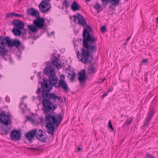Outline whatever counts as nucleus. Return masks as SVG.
Instances as JSON below:
<instances>
[{
	"label": "nucleus",
	"mask_w": 158,
	"mask_h": 158,
	"mask_svg": "<svg viewBox=\"0 0 158 158\" xmlns=\"http://www.w3.org/2000/svg\"><path fill=\"white\" fill-rule=\"evenodd\" d=\"M51 60V63L48 62L44 70V73L48 76V81H49L50 85L54 86L56 88L60 87L65 92H69V88L65 80L62 79L60 80L58 85H57V78L55 76V71L52 67V65H55L59 69L62 68V65L59 63L58 59L56 56H53Z\"/></svg>",
	"instance_id": "nucleus-1"
},
{
	"label": "nucleus",
	"mask_w": 158,
	"mask_h": 158,
	"mask_svg": "<svg viewBox=\"0 0 158 158\" xmlns=\"http://www.w3.org/2000/svg\"><path fill=\"white\" fill-rule=\"evenodd\" d=\"M41 85L42 89V96L43 99L42 101L43 107L57 108V106H55L51 101L54 102H59L60 99L55 94L49 93L52 87L49 86V84H48V80L45 78H43V82ZM41 93V88H39L36 91V94L40 95Z\"/></svg>",
	"instance_id": "nucleus-2"
},
{
	"label": "nucleus",
	"mask_w": 158,
	"mask_h": 158,
	"mask_svg": "<svg viewBox=\"0 0 158 158\" xmlns=\"http://www.w3.org/2000/svg\"><path fill=\"white\" fill-rule=\"evenodd\" d=\"M56 108L43 107V110L45 115L46 122H48L46 124V128L49 130L48 133L52 135L50 138V140L53 139V135L55 129V126H58L62 121V118L60 114H57L54 112Z\"/></svg>",
	"instance_id": "nucleus-3"
},
{
	"label": "nucleus",
	"mask_w": 158,
	"mask_h": 158,
	"mask_svg": "<svg viewBox=\"0 0 158 158\" xmlns=\"http://www.w3.org/2000/svg\"><path fill=\"white\" fill-rule=\"evenodd\" d=\"M93 40L86 38L83 40L82 45L84 48H81V53L79 51L77 52V56L79 59L82 63L86 64L91 63L93 59L92 54L93 51L96 50L97 47L93 45L95 42Z\"/></svg>",
	"instance_id": "nucleus-4"
},
{
	"label": "nucleus",
	"mask_w": 158,
	"mask_h": 158,
	"mask_svg": "<svg viewBox=\"0 0 158 158\" xmlns=\"http://www.w3.org/2000/svg\"><path fill=\"white\" fill-rule=\"evenodd\" d=\"M45 22L44 19L40 18V16H37L36 19L33 21V25L28 26V29L32 32L36 33L38 29H43L44 27Z\"/></svg>",
	"instance_id": "nucleus-5"
},
{
	"label": "nucleus",
	"mask_w": 158,
	"mask_h": 158,
	"mask_svg": "<svg viewBox=\"0 0 158 158\" xmlns=\"http://www.w3.org/2000/svg\"><path fill=\"white\" fill-rule=\"evenodd\" d=\"M12 23L15 27L12 29V33L15 36H20L22 34L21 30L23 29L25 26L24 23L19 19H14Z\"/></svg>",
	"instance_id": "nucleus-6"
},
{
	"label": "nucleus",
	"mask_w": 158,
	"mask_h": 158,
	"mask_svg": "<svg viewBox=\"0 0 158 158\" xmlns=\"http://www.w3.org/2000/svg\"><path fill=\"white\" fill-rule=\"evenodd\" d=\"M7 45L5 40V37L2 36L0 37V55L1 57L6 61L7 59L5 57L8 56V50L5 48Z\"/></svg>",
	"instance_id": "nucleus-7"
},
{
	"label": "nucleus",
	"mask_w": 158,
	"mask_h": 158,
	"mask_svg": "<svg viewBox=\"0 0 158 158\" xmlns=\"http://www.w3.org/2000/svg\"><path fill=\"white\" fill-rule=\"evenodd\" d=\"M85 27L86 28L83 29L82 32L83 40H84L85 38V39L86 38L94 40V42H96L98 40L97 37L94 36L93 35H90L89 32L92 30L91 27L88 25H86Z\"/></svg>",
	"instance_id": "nucleus-8"
},
{
	"label": "nucleus",
	"mask_w": 158,
	"mask_h": 158,
	"mask_svg": "<svg viewBox=\"0 0 158 158\" xmlns=\"http://www.w3.org/2000/svg\"><path fill=\"white\" fill-rule=\"evenodd\" d=\"M10 39L11 38L10 36L5 37V41L7 44V45L10 47L15 46L16 48H19L21 45L20 41L16 39L12 41Z\"/></svg>",
	"instance_id": "nucleus-9"
},
{
	"label": "nucleus",
	"mask_w": 158,
	"mask_h": 158,
	"mask_svg": "<svg viewBox=\"0 0 158 158\" xmlns=\"http://www.w3.org/2000/svg\"><path fill=\"white\" fill-rule=\"evenodd\" d=\"M0 123L6 126L11 123L10 117L5 113V111H2L0 113Z\"/></svg>",
	"instance_id": "nucleus-10"
},
{
	"label": "nucleus",
	"mask_w": 158,
	"mask_h": 158,
	"mask_svg": "<svg viewBox=\"0 0 158 158\" xmlns=\"http://www.w3.org/2000/svg\"><path fill=\"white\" fill-rule=\"evenodd\" d=\"M51 0H43L39 4V7L40 11L43 13H45L51 8L50 2Z\"/></svg>",
	"instance_id": "nucleus-11"
},
{
	"label": "nucleus",
	"mask_w": 158,
	"mask_h": 158,
	"mask_svg": "<svg viewBox=\"0 0 158 158\" xmlns=\"http://www.w3.org/2000/svg\"><path fill=\"white\" fill-rule=\"evenodd\" d=\"M74 21L82 26H85L86 21L85 18L79 13H77L73 16Z\"/></svg>",
	"instance_id": "nucleus-12"
},
{
	"label": "nucleus",
	"mask_w": 158,
	"mask_h": 158,
	"mask_svg": "<svg viewBox=\"0 0 158 158\" xmlns=\"http://www.w3.org/2000/svg\"><path fill=\"white\" fill-rule=\"evenodd\" d=\"M21 134L19 130H13L10 134V137L12 140L14 141L19 140L20 139Z\"/></svg>",
	"instance_id": "nucleus-13"
},
{
	"label": "nucleus",
	"mask_w": 158,
	"mask_h": 158,
	"mask_svg": "<svg viewBox=\"0 0 158 158\" xmlns=\"http://www.w3.org/2000/svg\"><path fill=\"white\" fill-rule=\"evenodd\" d=\"M86 71L85 69L82 70L79 73L78 79L81 83H84L87 80V77L86 76Z\"/></svg>",
	"instance_id": "nucleus-14"
},
{
	"label": "nucleus",
	"mask_w": 158,
	"mask_h": 158,
	"mask_svg": "<svg viewBox=\"0 0 158 158\" xmlns=\"http://www.w3.org/2000/svg\"><path fill=\"white\" fill-rule=\"evenodd\" d=\"M35 131L34 129L26 134V137L31 143L35 136Z\"/></svg>",
	"instance_id": "nucleus-15"
},
{
	"label": "nucleus",
	"mask_w": 158,
	"mask_h": 158,
	"mask_svg": "<svg viewBox=\"0 0 158 158\" xmlns=\"http://www.w3.org/2000/svg\"><path fill=\"white\" fill-rule=\"evenodd\" d=\"M155 109H153L149 111L148 114L147 118L146 123H144V126L147 127L149 125V123L150 122L152 116L154 115Z\"/></svg>",
	"instance_id": "nucleus-16"
},
{
	"label": "nucleus",
	"mask_w": 158,
	"mask_h": 158,
	"mask_svg": "<svg viewBox=\"0 0 158 158\" xmlns=\"http://www.w3.org/2000/svg\"><path fill=\"white\" fill-rule=\"evenodd\" d=\"M27 13L28 14L30 15L33 16H36V18L37 16H40L39 12L33 8H31L28 9Z\"/></svg>",
	"instance_id": "nucleus-17"
},
{
	"label": "nucleus",
	"mask_w": 158,
	"mask_h": 158,
	"mask_svg": "<svg viewBox=\"0 0 158 158\" xmlns=\"http://www.w3.org/2000/svg\"><path fill=\"white\" fill-rule=\"evenodd\" d=\"M96 70L93 65L91 64L87 68V75L94 74L96 72Z\"/></svg>",
	"instance_id": "nucleus-18"
},
{
	"label": "nucleus",
	"mask_w": 158,
	"mask_h": 158,
	"mask_svg": "<svg viewBox=\"0 0 158 158\" xmlns=\"http://www.w3.org/2000/svg\"><path fill=\"white\" fill-rule=\"evenodd\" d=\"M79 5L76 2L74 1L71 6V9L73 11H77L80 10Z\"/></svg>",
	"instance_id": "nucleus-19"
},
{
	"label": "nucleus",
	"mask_w": 158,
	"mask_h": 158,
	"mask_svg": "<svg viewBox=\"0 0 158 158\" xmlns=\"http://www.w3.org/2000/svg\"><path fill=\"white\" fill-rule=\"evenodd\" d=\"M109 2L111 4V6H110V8L111 6H118L119 4V0H109Z\"/></svg>",
	"instance_id": "nucleus-20"
},
{
	"label": "nucleus",
	"mask_w": 158,
	"mask_h": 158,
	"mask_svg": "<svg viewBox=\"0 0 158 158\" xmlns=\"http://www.w3.org/2000/svg\"><path fill=\"white\" fill-rule=\"evenodd\" d=\"M94 8L97 10V13H99L102 10V5H99L98 2H97L96 4L94 6Z\"/></svg>",
	"instance_id": "nucleus-21"
},
{
	"label": "nucleus",
	"mask_w": 158,
	"mask_h": 158,
	"mask_svg": "<svg viewBox=\"0 0 158 158\" xmlns=\"http://www.w3.org/2000/svg\"><path fill=\"white\" fill-rule=\"evenodd\" d=\"M70 2L67 0H64L62 3V5L66 8H67L69 6Z\"/></svg>",
	"instance_id": "nucleus-22"
},
{
	"label": "nucleus",
	"mask_w": 158,
	"mask_h": 158,
	"mask_svg": "<svg viewBox=\"0 0 158 158\" xmlns=\"http://www.w3.org/2000/svg\"><path fill=\"white\" fill-rule=\"evenodd\" d=\"M34 130L36 131L35 135V137H37L36 136H38V135H40V134H41V133H44L45 135H46L45 133L41 129H39L38 130H37V129H34Z\"/></svg>",
	"instance_id": "nucleus-23"
},
{
	"label": "nucleus",
	"mask_w": 158,
	"mask_h": 158,
	"mask_svg": "<svg viewBox=\"0 0 158 158\" xmlns=\"http://www.w3.org/2000/svg\"><path fill=\"white\" fill-rule=\"evenodd\" d=\"M134 118L133 117H131L129 118V120H128V119H127L125 122V124H126L127 126H128L130 124L132 123V122L133 121Z\"/></svg>",
	"instance_id": "nucleus-24"
},
{
	"label": "nucleus",
	"mask_w": 158,
	"mask_h": 158,
	"mask_svg": "<svg viewBox=\"0 0 158 158\" xmlns=\"http://www.w3.org/2000/svg\"><path fill=\"white\" fill-rule=\"evenodd\" d=\"M75 73L74 72L72 74L70 73H69L68 77H70V79L71 81H73V80L75 78Z\"/></svg>",
	"instance_id": "nucleus-25"
},
{
	"label": "nucleus",
	"mask_w": 158,
	"mask_h": 158,
	"mask_svg": "<svg viewBox=\"0 0 158 158\" xmlns=\"http://www.w3.org/2000/svg\"><path fill=\"white\" fill-rule=\"evenodd\" d=\"M2 130L4 132L5 134H7L9 132L10 128L8 127H6L2 128Z\"/></svg>",
	"instance_id": "nucleus-26"
},
{
	"label": "nucleus",
	"mask_w": 158,
	"mask_h": 158,
	"mask_svg": "<svg viewBox=\"0 0 158 158\" xmlns=\"http://www.w3.org/2000/svg\"><path fill=\"white\" fill-rule=\"evenodd\" d=\"M39 140L41 142H45L47 140V137H45L44 135L43 136H41Z\"/></svg>",
	"instance_id": "nucleus-27"
},
{
	"label": "nucleus",
	"mask_w": 158,
	"mask_h": 158,
	"mask_svg": "<svg viewBox=\"0 0 158 158\" xmlns=\"http://www.w3.org/2000/svg\"><path fill=\"white\" fill-rule=\"evenodd\" d=\"M102 4L104 6L107 5L109 2V0H101Z\"/></svg>",
	"instance_id": "nucleus-28"
},
{
	"label": "nucleus",
	"mask_w": 158,
	"mask_h": 158,
	"mask_svg": "<svg viewBox=\"0 0 158 158\" xmlns=\"http://www.w3.org/2000/svg\"><path fill=\"white\" fill-rule=\"evenodd\" d=\"M100 29L102 32H106V27L105 26L101 27Z\"/></svg>",
	"instance_id": "nucleus-29"
},
{
	"label": "nucleus",
	"mask_w": 158,
	"mask_h": 158,
	"mask_svg": "<svg viewBox=\"0 0 158 158\" xmlns=\"http://www.w3.org/2000/svg\"><path fill=\"white\" fill-rule=\"evenodd\" d=\"M27 120H30L32 123H34L35 122V120L32 118L31 116H27Z\"/></svg>",
	"instance_id": "nucleus-30"
},
{
	"label": "nucleus",
	"mask_w": 158,
	"mask_h": 158,
	"mask_svg": "<svg viewBox=\"0 0 158 158\" xmlns=\"http://www.w3.org/2000/svg\"><path fill=\"white\" fill-rule=\"evenodd\" d=\"M14 16L15 17H21L23 18L24 17V15L23 14L19 15L16 13H14Z\"/></svg>",
	"instance_id": "nucleus-31"
},
{
	"label": "nucleus",
	"mask_w": 158,
	"mask_h": 158,
	"mask_svg": "<svg viewBox=\"0 0 158 158\" xmlns=\"http://www.w3.org/2000/svg\"><path fill=\"white\" fill-rule=\"evenodd\" d=\"M108 126L110 129L112 130H114V128L110 120L109 121Z\"/></svg>",
	"instance_id": "nucleus-32"
},
{
	"label": "nucleus",
	"mask_w": 158,
	"mask_h": 158,
	"mask_svg": "<svg viewBox=\"0 0 158 158\" xmlns=\"http://www.w3.org/2000/svg\"><path fill=\"white\" fill-rule=\"evenodd\" d=\"M29 149H30L31 150H34L35 151H39L40 150V148L39 147H38L37 148H29Z\"/></svg>",
	"instance_id": "nucleus-33"
},
{
	"label": "nucleus",
	"mask_w": 158,
	"mask_h": 158,
	"mask_svg": "<svg viewBox=\"0 0 158 158\" xmlns=\"http://www.w3.org/2000/svg\"><path fill=\"white\" fill-rule=\"evenodd\" d=\"M14 13H8L7 15H6V17H8V18H10V17H11L12 15H14Z\"/></svg>",
	"instance_id": "nucleus-34"
},
{
	"label": "nucleus",
	"mask_w": 158,
	"mask_h": 158,
	"mask_svg": "<svg viewBox=\"0 0 158 158\" xmlns=\"http://www.w3.org/2000/svg\"><path fill=\"white\" fill-rule=\"evenodd\" d=\"M45 135L44 133H41V134H40V135H38V136H36L37 137H36L37 139H39L41 136H43V135Z\"/></svg>",
	"instance_id": "nucleus-35"
},
{
	"label": "nucleus",
	"mask_w": 158,
	"mask_h": 158,
	"mask_svg": "<svg viewBox=\"0 0 158 158\" xmlns=\"http://www.w3.org/2000/svg\"><path fill=\"white\" fill-rule=\"evenodd\" d=\"M26 31L27 30L26 29H25L23 30V31L22 32V35H26Z\"/></svg>",
	"instance_id": "nucleus-36"
},
{
	"label": "nucleus",
	"mask_w": 158,
	"mask_h": 158,
	"mask_svg": "<svg viewBox=\"0 0 158 158\" xmlns=\"http://www.w3.org/2000/svg\"><path fill=\"white\" fill-rule=\"evenodd\" d=\"M147 157L148 158H155V157L151 154H148L147 155Z\"/></svg>",
	"instance_id": "nucleus-37"
},
{
	"label": "nucleus",
	"mask_w": 158,
	"mask_h": 158,
	"mask_svg": "<svg viewBox=\"0 0 158 158\" xmlns=\"http://www.w3.org/2000/svg\"><path fill=\"white\" fill-rule=\"evenodd\" d=\"M148 62L147 59H145L143 60L142 61V63L144 64Z\"/></svg>",
	"instance_id": "nucleus-38"
},
{
	"label": "nucleus",
	"mask_w": 158,
	"mask_h": 158,
	"mask_svg": "<svg viewBox=\"0 0 158 158\" xmlns=\"http://www.w3.org/2000/svg\"><path fill=\"white\" fill-rule=\"evenodd\" d=\"M148 74H147L146 75H145L144 76V81L145 82H146L147 81L148 77L147 76Z\"/></svg>",
	"instance_id": "nucleus-39"
},
{
	"label": "nucleus",
	"mask_w": 158,
	"mask_h": 158,
	"mask_svg": "<svg viewBox=\"0 0 158 158\" xmlns=\"http://www.w3.org/2000/svg\"><path fill=\"white\" fill-rule=\"evenodd\" d=\"M105 78H104L103 79H101L100 80H102V81H99L98 83H101L102 82H103L105 80Z\"/></svg>",
	"instance_id": "nucleus-40"
},
{
	"label": "nucleus",
	"mask_w": 158,
	"mask_h": 158,
	"mask_svg": "<svg viewBox=\"0 0 158 158\" xmlns=\"http://www.w3.org/2000/svg\"><path fill=\"white\" fill-rule=\"evenodd\" d=\"M108 94V93H104L103 94V95L102 96V97H105Z\"/></svg>",
	"instance_id": "nucleus-41"
},
{
	"label": "nucleus",
	"mask_w": 158,
	"mask_h": 158,
	"mask_svg": "<svg viewBox=\"0 0 158 158\" xmlns=\"http://www.w3.org/2000/svg\"><path fill=\"white\" fill-rule=\"evenodd\" d=\"M131 36H130V37H128L127 39V42L130 39V38H131Z\"/></svg>",
	"instance_id": "nucleus-42"
},
{
	"label": "nucleus",
	"mask_w": 158,
	"mask_h": 158,
	"mask_svg": "<svg viewBox=\"0 0 158 158\" xmlns=\"http://www.w3.org/2000/svg\"><path fill=\"white\" fill-rule=\"evenodd\" d=\"M81 148H80V147H79L77 148V151H80L81 150Z\"/></svg>",
	"instance_id": "nucleus-43"
},
{
	"label": "nucleus",
	"mask_w": 158,
	"mask_h": 158,
	"mask_svg": "<svg viewBox=\"0 0 158 158\" xmlns=\"http://www.w3.org/2000/svg\"><path fill=\"white\" fill-rule=\"evenodd\" d=\"M22 37L23 38V39H25L26 38V35H22Z\"/></svg>",
	"instance_id": "nucleus-44"
},
{
	"label": "nucleus",
	"mask_w": 158,
	"mask_h": 158,
	"mask_svg": "<svg viewBox=\"0 0 158 158\" xmlns=\"http://www.w3.org/2000/svg\"><path fill=\"white\" fill-rule=\"evenodd\" d=\"M70 67H69L68 68L66 69V70H71V69H70Z\"/></svg>",
	"instance_id": "nucleus-45"
},
{
	"label": "nucleus",
	"mask_w": 158,
	"mask_h": 158,
	"mask_svg": "<svg viewBox=\"0 0 158 158\" xmlns=\"http://www.w3.org/2000/svg\"><path fill=\"white\" fill-rule=\"evenodd\" d=\"M86 2H89L91 0H85Z\"/></svg>",
	"instance_id": "nucleus-46"
},
{
	"label": "nucleus",
	"mask_w": 158,
	"mask_h": 158,
	"mask_svg": "<svg viewBox=\"0 0 158 158\" xmlns=\"http://www.w3.org/2000/svg\"><path fill=\"white\" fill-rule=\"evenodd\" d=\"M156 22L157 23L158 21V17L156 18Z\"/></svg>",
	"instance_id": "nucleus-47"
},
{
	"label": "nucleus",
	"mask_w": 158,
	"mask_h": 158,
	"mask_svg": "<svg viewBox=\"0 0 158 158\" xmlns=\"http://www.w3.org/2000/svg\"><path fill=\"white\" fill-rule=\"evenodd\" d=\"M127 42L126 41V43H125L123 44V45H124V46H125V45H126V44H127Z\"/></svg>",
	"instance_id": "nucleus-48"
},
{
	"label": "nucleus",
	"mask_w": 158,
	"mask_h": 158,
	"mask_svg": "<svg viewBox=\"0 0 158 158\" xmlns=\"http://www.w3.org/2000/svg\"><path fill=\"white\" fill-rule=\"evenodd\" d=\"M110 89H109V90H108V91H107L106 93H108H108L110 92Z\"/></svg>",
	"instance_id": "nucleus-49"
},
{
	"label": "nucleus",
	"mask_w": 158,
	"mask_h": 158,
	"mask_svg": "<svg viewBox=\"0 0 158 158\" xmlns=\"http://www.w3.org/2000/svg\"><path fill=\"white\" fill-rule=\"evenodd\" d=\"M72 18V17H71L70 18V19H71Z\"/></svg>",
	"instance_id": "nucleus-50"
},
{
	"label": "nucleus",
	"mask_w": 158,
	"mask_h": 158,
	"mask_svg": "<svg viewBox=\"0 0 158 158\" xmlns=\"http://www.w3.org/2000/svg\"><path fill=\"white\" fill-rule=\"evenodd\" d=\"M62 77H64V75H62Z\"/></svg>",
	"instance_id": "nucleus-51"
},
{
	"label": "nucleus",
	"mask_w": 158,
	"mask_h": 158,
	"mask_svg": "<svg viewBox=\"0 0 158 158\" xmlns=\"http://www.w3.org/2000/svg\"><path fill=\"white\" fill-rule=\"evenodd\" d=\"M102 81V80H100V81Z\"/></svg>",
	"instance_id": "nucleus-52"
},
{
	"label": "nucleus",
	"mask_w": 158,
	"mask_h": 158,
	"mask_svg": "<svg viewBox=\"0 0 158 158\" xmlns=\"http://www.w3.org/2000/svg\"><path fill=\"white\" fill-rule=\"evenodd\" d=\"M127 1H128V0H127Z\"/></svg>",
	"instance_id": "nucleus-53"
}]
</instances>
